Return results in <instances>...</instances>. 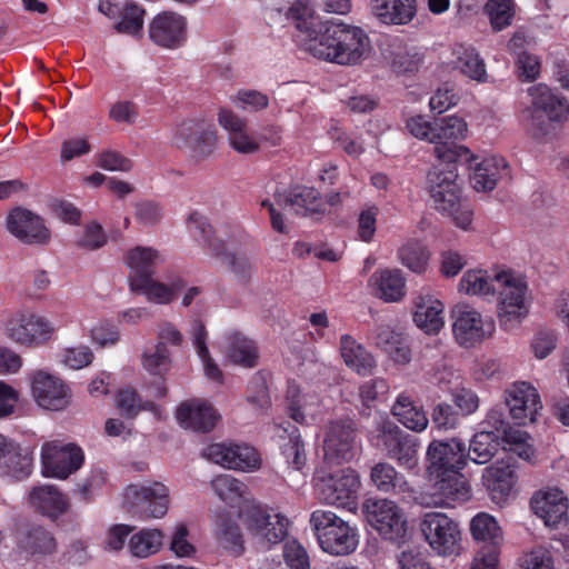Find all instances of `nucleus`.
Returning a JSON list of instances; mask_svg holds the SVG:
<instances>
[{
  "mask_svg": "<svg viewBox=\"0 0 569 569\" xmlns=\"http://www.w3.org/2000/svg\"><path fill=\"white\" fill-rule=\"evenodd\" d=\"M519 569H553V566L549 552L543 548H536L520 558Z\"/></svg>",
  "mask_w": 569,
  "mask_h": 569,
  "instance_id": "64",
  "label": "nucleus"
},
{
  "mask_svg": "<svg viewBox=\"0 0 569 569\" xmlns=\"http://www.w3.org/2000/svg\"><path fill=\"white\" fill-rule=\"evenodd\" d=\"M227 356L231 362L244 368L254 367L258 360V351L254 342L238 332L229 337Z\"/></svg>",
  "mask_w": 569,
  "mask_h": 569,
  "instance_id": "43",
  "label": "nucleus"
},
{
  "mask_svg": "<svg viewBox=\"0 0 569 569\" xmlns=\"http://www.w3.org/2000/svg\"><path fill=\"white\" fill-rule=\"evenodd\" d=\"M83 461V451L77 445L49 441L41 447L42 473L46 477L67 479L81 468Z\"/></svg>",
  "mask_w": 569,
  "mask_h": 569,
  "instance_id": "11",
  "label": "nucleus"
},
{
  "mask_svg": "<svg viewBox=\"0 0 569 569\" xmlns=\"http://www.w3.org/2000/svg\"><path fill=\"white\" fill-rule=\"evenodd\" d=\"M510 177V168L505 158L490 156L476 163L469 177L472 188L480 192H488L495 189L500 180Z\"/></svg>",
  "mask_w": 569,
  "mask_h": 569,
  "instance_id": "26",
  "label": "nucleus"
},
{
  "mask_svg": "<svg viewBox=\"0 0 569 569\" xmlns=\"http://www.w3.org/2000/svg\"><path fill=\"white\" fill-rule=\"evenodd\" d=\"M187 227L192 238L211 254L223 253L224 241L214 236L213 228L203 213L197 210L190 212Z\"/></svg>",
  "mask_w": 569,
  "mask_h": 569,
  "instance_id": "34",
  "label": "nucleus"
},
{
  "mask_svg": "<svg viewBox=\"0 0 569 569\" xmlns=\"http://www.w3.org/2000/svg\"><path fill=\"white\" fill-rule=\"evenodd\" d=\"M223 253L212 254L223 264L228 266L231 272L241 281H247L251 277L252 263L244 253L233 252L223 243Z\"/></svg>",
  "mask_w": 569,
  "mask_h": 569,
  "instance_id": "54",
  "label": "nucleus"
},
{
  "mask_svg": "<svg viewBox=\"0 0 569 569\" xmlns=\"http://www.w3.org/2000/svg\"><path fill=\"white\" fill-rule=\"evenodd\" d=\"M54 331L46 318L32 312H16L4 322V332L12 341L27 346L39 347L47 343Z\"/></svg>",
  "mask_w": 569,
  "mask_h": 569,
  "instance_id": "9",
  "label": "nucleus"
},
{
  "mask_svg": "<svg viewBox=\"0 0 569 569\" xmlns=\"http://www.w3.org/2000/svg\"><path fill=\"white\" fill-rule=\"evenodd\" d=\"M452 313V332L457 343L463 348H472L491 336L495 323L483 320L472 307L463 303L456 305Z\"/></svg>",
  "mask_w": 569,
  "mask_h": 569,
  "instance_id": "12",
  "label": "nucleus"
},
{
  "mask_svg": "<svg viewBox=\"0 0 569 569\" xmlns=\"http://www.w3.org/2000/svg\"><path fill=\"white\" fill-rule=\"evenodd\" d=\"M276 436L284 442L280 445L287 463L300 470L306 463L305 443L298 427L290 421L276 423Z\"/></svg>",
  "mask_w": 569,
  "mask_h": 569,
  "instance_id": "30",
  "label": "nucleus"
},
{
  "mask_svg": "<svg viewBox=\"0 0 569 569\" xmlns=\"http://www.w3.org/2000/svg\"><path fill=\"white\" fill-rule=\"evenodd\" d=\"M163 535L157 529H142L131 536L128 542L130 553L136 558H148L160 551Z\"/></svg>",
  "mask_w": 569,
  "mask_h": 569,
  "instance_id": "44",
  "label": "nucleus"
},
{
  "mask_svg": "<svg viewBox=\"0 0 569 569\" xmlns=\"http://www.w3.org/2000/svg\"><path fill=\"white\" fill-rule=\"evenodd\" d=\"M370 478L377 489L383 493L401 495L411 491L405 477L387 462L375 465Z\"/></svg>",
  "mask_w": 569,
  "mask_h": 569,
  "instance_id": "38",
  "label": "nucleus"
},
{
  "mask_svg": "<svg viewBox=\"0 0 569 569\" xmlns=\"http://www.w3.org/2000/svg\"><path fill=\"white\" fill-rule=\"evenodd\" d=\"M528 93L535 110L542 111L549 120L562 122L568 118L569 103L567 99L547 84H535L528 89Z\"/></svg>",
  "mask_w": 569,
  "mask_h": 569,
  "instance_id": "27",
  "label": "nucleus"
},
{
  "mask_svg": "<svg viewBox=\"0 0 569 569\" xmlns=\"http://www.w3.org/2000/svg\"><path fill=\"white\" fill-rule=\"evenodd\" d=\"M428 475L435 490L433 498H470L471 487L460 470L445 469Z\"/></svg>",
  "mask_w": 569,
  "mask_h": 569,
  "instance_id": "31",
  "label": "nucleus"
},
{
  "mask_svg": "<svg viewBox=\"0 0 569 569\" xmlns=\"http://www.w3.org/2000/svg\"><path fill=\"white\" fill-rule=\"evenodd\" d=\"M359 451L355 422L350 419L330 421L323 439L325 459L332 463L350 462Z\"/></svg>",
  "mask_w": 569,
  "mask_h": 569,
  "instance_id": "10",
  "label": "nucleus"
},
{
  "mask_svg": "<svg viewBox=\"0 0 569 569\" xmlns=\"http://www.w3.org/2000/svg\"><path fill=\"white\" fill-rule=\"evenodd\" d=\"M202 455L224 468L246 472L254 471L261 465L257 450L244 443H211L203 449Z\"/></svg>",
  "mask_w": 569,
  "mask_h": 569,
  "instance_id": "14",
  "label": "nucleus"
},
{
  "mask_svg": "<svg viewBox=\"0 0 569 569\" xmlns=\"http://www.w3.org/2000/svg\"><path fill=\"white\" fill-rule=\"evenodd\" d=\"M282 202L297 216L319 219L326 214V203L315 187L292 186L284 192Z\"/></svg>",
  "mask_w": 569,
  "mask_h": 569,
  "instance_id": "25",
  "label": "nucleus"
},
{
  "mask_svg": "<svg viewBox=\"0 0 569 569\" xmlns=\"http://www.w3.org/2000/svg\"><path fill=\"white\" fill-rule=\"evenodd\" d=\"M506 441L501 435L493 431L481 430L473 435L469 443V450L466 459L478 465L489 462Z\"/></svg>",
  "mask_w": 569,
  "mask_h": 569,
  "instance_id": "37",
  "label": "nucleus"
},
{
  "mask_svg": "<svg viewBox=\"0 0 569 569\" xmlns=\"http://www.w3.org/2000/svg\"><path fill=\"white\" fill-rule=\"evenodd\" d=\"M239 518L254 537L270 545L282 541L290 525L284 516L269 513L254 505L241 510Z\"/></svg>",
  "mask_w": 569,
  "mask_h": 569,
  "instance_id": "13",
  "label": "nucleus"
},
{
  "mask_svg": "<svg viewBox=\"0 0 569 569\" xmlns=\"http://www.w3.org/2000/svg\"><path fill=\"white\" fill-rule=\"evenodd\" d=\"M372 14L383 24L405 26L417 14V0H371Z\"/></svg>",
  "mask_w": 569,
  "mask_h": 569,
  "instance_id": "28",
  "label": "nucleus"
},
{
  "mask_svg": "<svg viewBox=\"0 0 569 569\" xmlns=\"http://www.w3.org/2000/svg\"><path fill=\"white\" fill-rule=\"evenodd\" d=\"M497 287V313L500 327L505 331L512 330L529 313L527 302L528 284L523 277L510 270L495 274Z\"/></svg>",
  "mask_w": 569,
  "mask_h": 569,
  "instance_id": "2",
  "label": "nucleus"
},
{
  "mask_svg": "<svg viewBox=\"0 0 569 569\" xmlns=\"http://www.w3.org/2000/svg\"><path fill=\"white\" fill-rule=\"evenodd\" d=\"M370 442L378 450L406 469H415L418 463V438L400 429L389 420L379 421L370 435Z\"/></svg>",
  "mask_w": 569,
  "mask_h": 569,
  "instance_id": "4",
  "label": "nucleus"
},
{
  "mask_svg": "<svg viewBox=\"0 0 569 569\" xmlns=\"http://www.w3.org/2000/svg\"><path fill=\"white\" fill-rule=\"evenodd\" d=\"M481 480L491 493L507 497L516 483V472L510 465L497 462L483 469Z\"/></svg>",
  "mask_w": 569,
  "mask_h": 569,
  "instance_id": "39",
  "label": "nucleus"
},
{
  "mask_svg": "<svg viewBox=\"0 0 569 569\" xmlns=\"http://www.w3.org/2000/svg\"><path fill=\"white\" fill-rule=\"evenodd\" d=\"M216 146V131L204 123L188 149L193 159L201 161L209 158L213 153Z\"/></svg>",
  "mask_w": 569,
  "mask_h": 569,
  "instance_id": "56",
  "label": "nucleus"
},
{
  "mask_svg": "<svg viewBox=\"0 0 569 569\" xmlns=\"http://www.w3.org/2000/svg\"><path fill=\"white\" fill-rule=\"evenodd\" d=\"M170 491L167 486L158 481H146L143 483H131L127 486L123 498H169Z\"/></svg>",
  "mask_w": 569,
  "mask_h": 569,
  "instance_id": "60",
  "label": "nucleus"
},
{
  "mask_svg": "<svg viewBox=\"0 0 569 569\" xmlns=\"http://www.w3.org/2000/svg\"><path fill=\"white\" fill-rule=\"evenodd\" d=\"M466 446L456 438L446 441H432L427 450L428 473L445 469L462 470L466 466Z\"/></svg>",
  "mask_w": 569,
  "mask_h": 569,
  "instance_id": "21",
  "label": "nucleus"
},
{
  "mask_svg": "<svg viewBox=\"0 0 569 569\" xmlns=\"http://www.w3.org/2000/svg\"><path fill=\"white\" fill-rule=\"evenodd\" d=\"M170 355L167 346H157L154 351L146 352L143 367L153 376H162L169 369Z\"/></svg>",
  "mask_w": 569,
  "mask_h": 569,
  "instance_id": "62",
  "label": "nucleus"
},
{
  "mask_svg": "<svg viewBox=\"0 0 569 569\" xmlns=\"http://www.w3.org/2000/svg\"><path fill=\"white\" fill-rule=\"evenodd\" d=\"M123 261L130 269L129 286L132 287L154 277L158 266L164 261V256L152 247L137 246L127 251Z\"/></svg>",
  "mask_w": 569,
  "mask_h": 569,
  "instance_id": "24",
  "label": "nucleus"
},
{
  "mask_svg": "<svg viewBox=\"0 0 569 569\" xmlns=\"http://www.w3.org/2000/svg\"><path fill=\"white\" fill-rule=\"evenodd\" d=\"M340 353L348 368L360 376H369L376 367L372 355L350 335L340 338Z\"/></svg>",
  "mask_w": 569,
  "mask_h": 569,
  "instance_id": "32",
  "label": "nucleus"
},
{
  "mask_svg": "<svg viewBox=\"0 0 569 569\" xmlns=\"http://www.w3.org/2000/svg\"><path fill=\"white\" fill-rule=\"evenodd\" d=\"M117 408L128 419L134 418L140 411H156L157 405L150 400H142L133 388L126 387L116 395Z\"/></svg>",
  "mask_w": 569,
  "mask_h": 569,
  "instance_id": "46",
  "label": "nucleus"
},
{
  "mask_svg": "<svg viewBox=\"0 0 569 569\" xmlns=\"http://www.w3.org/2000/svg\"><path fill=\"white\" fill-rule=\"evenodd\" d=\"M33 468L32 451L19 442L0 433V469L8 476L22 480Z\"/></svg>",
  "mask_w": 569,
  "mask_h": 569,
  "instance_id": "20",
  "label": "nucleus"
},
{
  "mask_svg": "<svg viewBox=\"0 0 569 569\" xmlns=\"http://www.w3.org/2000/svg\"><path fill=\"white\" fill-rule=\"evenodd\" d=\"M456 57L455 68L466 77L478 82L487 80V70L483 59L479 52L471 46L457 44L453 49Z\"/></svg>",
  "mask_w": 569,
  "mask_h": 569,
  "instance_id": "40",
  "label": "nucleus"
},
{
  "mask_svg": "<svg viewBox=\"0 0 569 569\" xmlns=\"http://www.w3.org/2000/svg\"><path fill=\"white\" fill-rule=\"evenodd\" d=\"M392 415L402 426L416 432L423 431L429 422L422 406L417 405L405 393L397 397L392 406Z\"/></svg>",
  "mask_w": 569,
  "mask_h": 569,
  "instance_id": "35",
  "label": "nucleus"
},
{
  "mask_svg": "<svg viewBox=\"0 0 569 569\" xmlns=\"http://www.w3.org/2000/svg\"><path fill=\"white\" fill-rule=\"evenodd\" d=\"M420 532L429 548L438 556H458L462 549L459 522L445 512H426L419 523Z\"/></svg>",
  "mask_w": 569,
  "mask_h": 569,
  "instance_id": "5",
  "label": "nucleus"
},
{
  "mask_svg": "<svg viewBox=\"0 0 569 569\" xmlns=\"http://www.w3.org/2000/svg\"><path fill=\"white\" fill-rule=\"evenodd\" d=\"M568 500H531V509L543 520L546 526L565 525L569 510Z\"/></svg>",
  "mask_w": 569,
  "mask_h": 569,
  "instance_id": "49",
  "label": "nucleus"
},
{
  "mask_svg": "<svg viewBox=\"0 0 569 569\" xmlns=\"http://www.w3.org/2000/svg\"><path fill=\"white\" fill-rule=\"evenodd\" d=\"M143 16L144 10L140 6L126 2L119 11V21L114 24V29L119 33L136 36L142 30Z\"/></svg>",
  "mask_w": 569,
  "mask_h": 569,
  "instance_id": "52",
  "label": "nucleus"
},
{
  "mask_svg": "<svg viewBox=\"0 0 569 569\" xmlns=\"http://www.w3.org/2000/svg\"><path fill=\"white\" fill-rule=\"evenodd\" d=\"M398 257L401 263L412 272L422 273L427 269L430 253L423 243L411 240L399 249Z\"/></svg>",
  "mask_w": 569,
  "mask_h": 569,
  "instance_id": "48",
  "label": "nucleus"
},
{
  "mask_svg": "<svg viewBox=\"0 0 569 569\" xmlns=\"http://www.w3.org/2000/svg\"><path fill=\"white\" fill-rule=\"evenodd\" d=\"M276 436L284 442L280 445L287 463L300 470L306 463L305 443L298 427L290 421L276 423Z\"/></svg>",
  "mask_w": 569,
  "mask_h": 569,
  "instance_id": "29",
  "label": "nucleus"
},
{
  "mask_svg": "<svg viewBox=\"0 0 569 569\" xmlns=\"http://www.w3.org/2000/svg\"><path fill=\"white\" fill-rule=\"evenodd\" d=\"M186 19L174 12L159 13L149 26L150 39L158 46L174 49L186 41Z\"/></svg>",
  "mask_w": 569,
  "mask_h": 569,
  "instance_id": "22",
  "label": "nucleus"
},
{
  "mask_svg": "<svg viewBox=\"0 0 569 569\" xmlns=\"http://www.w3.org/2000/svg\"><path fill=\"white\" fill-rule=\"evenodd\" d=\"M310 528L321 550L331 556L353 552L359 543L356 528L330 510L317 509L311 512Z\"/></svg>",
  "mask_w": 569,
  "mask_h": 569,
  "instance_id": "3",
  "label": "nucleus"
},
{
  "mask_svg": "<svg viewBox=\"0 0 569 569\" xmlns=\"http://www.w3.org/2000/svg\"><path fill=\"white\" fill-rule=\"evenodd\" d=\"M286 412L299 425L307 423L305 415V397L301 395L300 387L295 381H288L286 397Z\"/></svg>",
  "mask_w": 569,
  "mask_h": 569,
  "instance_id": "57",
  "label": "nucleus"
},
{
  "mask_svg": "<svg viewBox=\"0 0 569 569\" xmlns=\"http://www.w3.org/2000/svg\"><path fill=\"white\" fill-rule=\"evenodd\" d=\"M219 124L227 131L229 146L240 154H253L259 151V140L249 132L247 120L233 110L220 108Z\"/></svg>",
  "mask_w": 569,
  "mask_h": 569,
  "instance_id": "19",
  "label": "nucleus"
},
{
  "mask_svg": "<svg viewBox=\"0 0 569 569\" xmlns=\"http://www.w3.org/2000/svg\"><path fill=\"white\" fill-rule=\"evenodd\" d=\"M130 290L143 295L149 301L161 305H167L174 300L172 290L166 283L154 280L153 277L146 279L142 284L138 283L130 287Z\"/></svg>",
  "mask_w": 569,
  "mask_h": 569,
  "instance_id": "55",
  "label": "nucleus"
},
{
  "mask_svg": "<svg viewBox=\"0 0 569 569\" xmlns=\"http://www.w3.org/2000/svg\"><path fill=\"white\" fill-rule=\"evenodd\" d=\"M497 290L495 277L483 270H468L459 282V291L473 296L495 295Z\"/></svg>",
  "mask_w": 569,
  "mask_h": 569,
  "instance_id": "47",
  "label": "nucleus"
},
{
  "mask_svg": "<svg viewBox=\"0 0 569 569\" xmlns=\"http://www.w3.org/2000/svg\"><path fill=\"white\" fill-rule=\"evenodd\" d=\"M506 406L515 423L519 426L535 421L542 408L537 389L526 381L516 382L507 390Z\"/></svg>",
  "mask_w": 569,
  "mask_h": 569,
  "instance_id": "18",
  "label": "nucleus"
},
{
  "mask_svg": "<svg viewBox=\"0 0 569 569\" xmlns=\"http://www.w3.org/2000/svg\"><path fill=\"white\" fill-rule=\"evenodd\" d=\"M443 305L437 299L420 297L416 302L413 322L428 335L438 333L443 327Z\"/></svg>",
  "mask_w": 569,
  "mask_h": 569,
  "instance_id": "36",
  "label": "nucleus"
},
{
  "mask_svg": "<svg viewBox=\"0 0 569 569\" xmlns=\"http://www.w3.org/2000/svg\"><path fill=\"white\" fill-rule=\"evenodd\" d=\"M217 537L220 545L233 556H240L243 552L241 535L238 527L231 523L229 513L217 516Z\"/></svg>",
  "mask_w": 569,
  "mask_h": 569,
  "instance_id": "51",
  "label": "nucleus"
},
{
  "mask_svg": "<svg viewBox=\"0 0 569 569\" xmlns=\"http://www.w3.org/2000/svg\"><path fill=\"white\" fill-rule=\"evenodd\" d=\"M467 123L456 116L435 120V154L442 162H470L475 159L471 151L461 144L467 133Z\"/></svg>",
  "mask_w": 569,
  "mask_h": 569,
  "instance_id": "6",
  "label": "nucleus"
},
{
  "mask_svg": "<svg viewBox=\"0 0 569 569\" xmlns=\"http://www.w3.org/2000/svg\"><path fill=\"white\" fill-rule=\"evenodd\" d=\"M363 515L368 525L383 539L399 541L405 538L407 521L393 500H366Z\"/></svg>",
  "mask_w": 569,
  "mask_h": 569,
  "instance_id": "8",
  "label": "nucleus"
},
{
  "mask_svg": "<svg viewBox=\"0 0 569 569\" xmlns=\"http://www.w3.org/2000/svg\"><path fill=\"white\" fill-rule=\"evenodd\" d=\"M191 333L193 346L196 348L198 357L202 362L206 377L211 379L212 381L222 382V371L220 370L219 366L214 362V360L210 357L207 347V330L201 320L194 319L192 321Z\"/></svg>",
  "mask_w": 569,
  "mask_h": 569,
  "instance_id": "41",
  "label": "nucleus"
},
{
  "mask_svg": "<svg viewBox=\"0 0 569 569\" xmlns=\"http://www.w3.org/2000/svg\"><path fill=\"white\" fill-rule=\"evenodd\" d=\"M360 486V477L351 468L335 472L319 469L313 476L315 491L320 498H357Z\"/></svg>",
  "mask_w": 569,
  "mask_h": 569,
  "instance_id": "15",
  "label": "nucleus"
},
{
  "mask_svg": "<svg viewBox=\"0 0 569 569\" xmlns=\"http://www.w3.org/2000/svg\"><path fill=\"white\" fill-rule=\"evenodd\" d=\"M485 11L495 31H501L512 22V0H489Z\"/></svg>",
  "mask_w": 569,
  "mask_h": 569,
  "instance_id": "53",
  "label": "nucleus"
},
{
  "mask_svg": "<svg viewBox=\"0 0 569 569\" xmlns=\"http://www.w3.org/2000/svg\"><path fill=\"white\" fill-rule=\"evenodd\" d=\"M379 208L375 204L367 206L358 216V236L363 242L372 241L377 230V217Z\"/></svg>",
  "mask_w": 569,
  "mask_h": 569,
  "instance_id": "63",
  "label": "nucleus"
},
{
  "mask_svg": "<svg viewBox=\"0 0 569 569\" xmlns=\"http://www.w3.org/2000/svg\"><path fill=\"white\" fill-rule=\"evenodd\" d=\"M458 163L439 161L428 173L429 192L436 209L449 214L456 212L460 203Z\"/></svg>",
  "mask_w": 569,
  "mask_h": 569,
  "instance_id": "7",
  "label": "nucleus"
},
{
  "mask_svg": "<svg viewBox=\"0 0 569 569\" xmlns=\"http://www.w3.org/2000/svg\"><path fill=\"white\" fill-rule=\"evenodd\" d=\"M7 228L16 238L27 244H47L51 239L50 230L43 219L23 208L13 209L7 218Z\"/></svg>",
  "mask_w": 569,
  "mask_h": 569,
  "instance_id": "17",
  "label": "nucleus"
},
{
  "mask_svg": "<svg viewBox=\"0 0 569 569\" xmlns=\"http://www.w3.org/2000/svg\"><path fill=\"white\" fill-rule=\"evenodd\" d=\"M218 498H243L247 486L231 475H219L211 481Z\"/></svg>",
  "mask_w": 569,
  "mask_h": 569,
  "instance_id": "59",
  "label": "nucleus"
},
{
  "mask_svg": "<svg viewBox=\"0 0 569 569\" xmlns=\"http://www.w3.org/2000/svg\"><path fill=\"white\" fill-rule=\"evenodd\" d=\"M288 17L297 21L298 29H306V50L315 58L342 64L358 63L370 50L368 34L359 27L342 22H309L311 9L307 1L296 0L288 10Z\"/></svg>",
  "mask_w": 569,
  "mask_h": 569,
  "instance_id": "1",
  "label": "nucleus"
},
{
  "mask_svg": "<svg viewBox=\"0 0 569 569\" xmlns=\"http://www.w3.org/2000/svg\"><path fill=\"white\" fill-rule=\"evenodd\" d=\"M203 124L204 122L200 120H183L174 128L171 143L179 149H188Z\"/></svg>",
  "mask_w": 569,
  "mask_h": 569,
  "instance_id": "61",
  "label": "nucleus"
},
{
  "mask_svg": "<svg viewBox=\"0 0 569 569\" xmlns=\"http://www.w3.org/2000/svg\"><path fill=\"white\" fill-rule=\"evenodd\" d=\"M470 533L476 541L483 542V547H496L500 550L502 531L496 519L489 513L479 512L472 518Z\"/></svg>",
  "mask_w": 569,
  "mask_h": 569,
  "instance_id": "42",
  "label": "nucleus"
},
{
  "mask_svg": "<svg viewBox=\"0 0 569 569\" xmlns=\"http://www.w3.org/2000/svg\"><path fill=\"white\" fill-rule=\"evenodd\" d=\"M373 293L386 302H397L405 296V278L399 270H379L369 279Z\"/></svg>",
  "mask_w": 569,
  "mask_h": 569,
  "instance_id": "33",
  "label": "nucleus"
},
{
  "mask_svg": "<svg viewBox=\"0 0 569 569\" xmlns=\"http://www.w3.org/2000/svg\"><path fill=\"white\" fill-rule=\"evenodd\" d=\"M17 542L21 549L31 555H47L56 550L54 539L42 528H36L31 531L19 530Z\"/></svg>",
  "mask_w": 569,
  "mask_h": 569,
  "instance_id": "45",
  "label": "nucleus"
},
{
  "mask_svg": "<svg viewBox=\"0 0 569 569\" xmlns=\"http://www.w3.org/2000/svg\"><path fill=\"white\" fill-rule=\"evenodd\" d=\"M31 390L37 403L47 410H62L70 402V388L60 378L42 370L33 375Z\"/></svg>",
  "mask_w": 569,
  "mask_h": 569,
  "instance_id": "16",
  "label": "nucleus"
},
{
  "mask_svg": "<svg viewBox=\"0 0 569 569\" xmlns=\"http://www.w3.org/2000/svg\"><path fill=\"white\" fill-rule=\"evenodd\" d=\"M391 46L397 47L398 51L391 52V67L396 73H411L418 70L422 60L416 48H408L402 44V40L393 38Z\"/></svg>",
  "mask_w": 569,
  "mask_h": 569,
  "instance_id": "50",
  "label": "nucleus"
},
{
  "mask_svg": "<svg viewBox=\"0 0 569 569\" xmlns=\"http://www.w3.org/2000/svg\"><path fill=\"white\" fill-rule=\"evenodd\" d=\"M234 106L247 112H258L269 106L267 94L252 89H241L232 98Z\"/></svg>",
  "mask_w": 569,
  "mask_h": 569,
  "instance_id": "58",
  "label": "nucleus"
},
{
  "mask_svg": "<svg viewBox=\"0 0 569 569\" xmlns=\"http://www.w3.org/2000/svg\"><path fill=\"white\" fill-rule=\"evenodd\" d=\"M176 418L182 428L207 433L214 428L218 415L207 401L191 399L180 403Z\"/></svg>",
  "mask_w": 569,
  "mask_h": 569,
  "instance_id": "23",
  "label": "nucleus"
}]
</instances>
